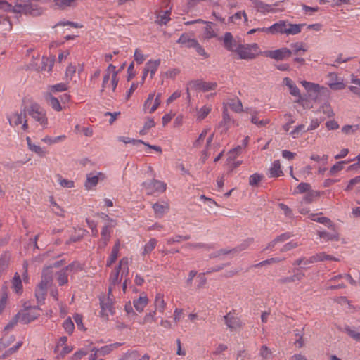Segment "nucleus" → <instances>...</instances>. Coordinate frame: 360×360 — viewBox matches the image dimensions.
I'll use <instances>...</instances> for the list:
<instances>
[{
    "label": "nucleus",
    "mask_w": 360,
    "mask_h": 360,
    "mask_svg": "<svg viewBox=\"0 0 360 360\" xmlns=\"http://www.w3.org/2000/svg\"><path fill=\"white\" fill-rule=\"evenodd\" d=\"M39 308L38 307L24 306V309L16 314L10 322L5 326L4 330L12 329L18 322L22 324H28L32 321L36 320L40 316L37 312Z\"/></svg>",
    "instance_id": "obj_1"
},
{
    "label": "nucleus",
    "mask_w": 360,
    "mask_h": 360,
    "mask_svg": "<svg viewBox=\"0 0 360 360\" xmlns=\"http://www.w3.org/2000/svg\"><path fill=\"white\" fill-rule=\"evenodd\" d=\"M328 89L323 86H320L319 84H316V103L323 101V105L316 111V113L323 112V114L325 115L323 117L320 118L319 122H321L326 117H330L334 115V112L331 108V106L328 103Z\"/></svg>",
    "instance_id": "obj_2"
},
{
    "label": "nucleus",
    "mask_w": 360,
    "mask_h": 360,
    "mask_svg": "<svg viewBox=\"0 0 360 360\" xmlns=\"http://www.w3.org/2000/svg\"><path fill=\"white\" fill-rule=\"evenodd\" d=\"M24 118H26L27 113L41 125L47 124V117L45 111L37 103H32L29 107L23 106Z\"/></svg>",
    "instance_id": "obj_3"
},
{
    "label": "nucleus",
    "mask_w": 360,
    "mask_h": 360,
    "mask_svg": "<svg viewBox=\"0 0 360 360\" xmlns=\"http://www.w3.org/2000/svg\"><path fill=\"white\" fill-rule=\"evenodd\" d=\"M257 44H239L236 51L240 59L252 60L256 57V52L258 51Z\"/></svg>",
    "instance_id": "obj_4"
},
{
    "label": "nucleus",
    "mask_w": 360,
    "mask_h": 360,
    "mask_svg": "<svg viewBox=\"0 0 360 360\" xmlns=\"http://www.w3.org/2000/svg\"><path fill=\"white\" fill-rule=\"evenodd\" d=\"M142 186L148 195H153L157 192L163 193L166 190L167 185L161 181L152 179L143 182Z\"/></svg>",
    "instance_id": "obj_5"
},
{
    "label": "nucleus",
    "mask_w": 360,
    "mask_h": 360,
    "mask_svg": "<svg viewBox=\"0 0 360 360\" xmlns=\"http://www.w3.org/2000/svg\"><path fill=\"white\" fill-rule=\"evenodd\" d=\"M100 305L101 308V316L102 317H105L106 320L108 319V314L109 312L111 315L114 314V307H113V299L110 296L103 295L100 297Z\"/></svg>",
    "instance_id": "obj_6"
},
{
    "label": "nucleus",
    "mask_w": 360,
    "mask_h": 360,
    "mask_svg": "<svg viewBox=\"0 0 360 360\" xmlns=\"http://www.w3.org/2000/svg\"><path fill=\"white\" fill-rule=\"evenodd\" d=\"M236 310L229 311L226 315L224 316L225 324L231 330H236L240 329L243 326V323L240 319L235 316L233 314Z\"/></svg>",
    "instance_id": "obj_7"
},
{
    "label": "nucleus",
    "mask_w": 360,
    "mask_h": 360,
    "mask_svg": "<svg viewBox=\"0 0 360 360\" xmlns=\"http://www.w3.org/2000/svg\"><path fill=\"white\" fill-rule=\"evenodd\" d=\"M257 12L266 14L268 13H276L277 10L274 8L278 6L279 1L276 2L273 5L266 4L260 0H250Z\"/></svg>",
    "instance_id": "obj_8"
},
{
    "label": "nucleus",
    "mask_w": 360,
    "mask_h": 360,
    "mask_svg": "<svg viewBox=\"0 0 360 360\" xmlns=\"http://www.w3.org/2000/svg\"><path fill=\"white\" fill-rule=\"evenodd\" d=\"M328 77V84L330 89L333 90H341L345 88L346 84L344 83L343 79L338 77V75L336 73H329Z\"/></svg>",
    "instance_id": "obj_9"
},
{
    "label": "nucleus",
    "mask_w": 360,
    "mask_h": 360,
    "mask_svg": "<svg viewBox=\"0 0 360 360\" xmlns=\"http://www.w3.org/2000/svg\"><path fill=\"white\" fill-rule=\"evenodd\" d=\"M315 199V191L314 190L309 191L306 193L301 201V206L300 208V212L302 214H307L309 212V208L307 207L308 204H311Z\"/></svg>",
    "instance_id": "obj_10"
},
{
    "label": "nucleus",
    "mask_w": 360,
    "mask_h": 360,
    "mask_svg": "<svg viewBox=\"0 0 360 360\" xmlns=\"http://www.w3.org/2000/svg\"><path fill=\"white\" fill-rule=\"evenodd\" d=\"M224 47L231 52H236L240 43H238L231 32H226L223 37Z\"/></svg>",
    "instance_id": "obj_11"
},
{
    "label": "nucleus",
    "mask_w": 360,
    "mask_h": 360,
    "mask_svg": "<svg viewBox=\"0 0 360 360\" xmlns=\"http://www.w3.org/2000/svg\"><path fill=\"white\" fill-rule=\"evenodd\" d=\"M292 51L290 49L288 48H281L274 51H269L267 56L276 60H282L290 57Z\"/></svg>",
    "instance_id": "obj_12"
},
{
    "label": "nucleus",
    "mask_w": 360,
    "mask_h": 360,
    "mask_svg": "<svg viewBox=\"0 0 360 360\" xmlns=\"http://www.w3.org/2000/svg\"><path fill=\"white\" fill-rule=\"evenodd\" d=\"M304 267H300V269H296L294 270V275L291 276L283 277L278 279V282L280 284H285L291 282L300 281L304 276V274L302 271V269Z\"/></svg>",
    "instance_id": "obj_13"
},
{
    "label": "nucleus",
    "mask_w": 360,
    "mask_h": 360,
    "mask_svg": "<svg viewBox=\"0 0 360 360\" xmlns=\"http://www.w3.org/2000/svg\"><path fill=\"white\" fill-rule=\"evenodd\" d=\"M128 264V258L123 257L120 261L119 266L115 269V270L111 273L110 276V283L112 285H115L119 283L121 281L119 278L120 272L121 271L122 266L127 265Z\"/></svg>",
    "instance_id": "obj_14"
},
{
    "label": "nucleus",
    "mask_w": 360,
    "mask_h": 360,
    "mask_svg": "<svg viewBox=\"0 0 360 360\" xmlns=\"http://www.w3.org/2000/svg\"><path fill=\"white\" fill-rule=\"evenodd\" d=\"M295 102L305 109H310L314 106L315 98L311 94H303L299 98H297Z\"/></svg>",
    "instance_id": "obj_15"
},
{
    "label": "nucleus",
    "mask_w": 360,
    "mask_h": 360,
    "mask_svg": "<svg viewBox=\"0 0 360 360\" xmlns=\"http://www.w3.org/2000/svg\"><path fill=\"white\" fill-rule=\"evenodd\" d=\"M197 41H198L195 39L191 38L189 34L183 33L176 41V43L186 48H194Z\"/></svg>",
    "instance_id": "obj_16"
},
{
    "label": "nucleus",
    "mask_w": 360,
    "mask_h": 360,
    "mask_svg": "<svg viewBox=\"0 0 360 360\" xmlns=\"http://www.w3.org/2000/svg\"><path fill=\"white\" fill-rule=\"evenodd\" d=\"M23 13L25 15H31L32 16H38L42 13L41 8L39 7L36 4H33L30 2L25 4Z\"/></svg>",
    "instance_id": "obj_17"
},
{
    "label": "nucleus",
    "mask_w": 360,
    "mask_h": 360,
    "mask_svg": "<svg viewBox=\"0 0 360 360\" xmlns=\"http://www.w3.org/2000/svg\"><path fill=\"white\" fill-rule=\"evenodd\" d=\"M231 122H233V120L231 118V116L229 114L226 105H224L222 112V120L219 123V127H224V131H226L229 129Z\"/></svg>",
    "instance_id": "obj_18"
},
{
    "label": "nucleus",
    "mask_w": 360,
    "mask_h": 360,
    "mask_svg": "<svg viewBox=\"0 0 360 360\" xmlns=\"http://www.w3.org/2000/svg\"><path fill=\"white\" fill-rule=\"evenodd\" d=\"M160 65V59L148 60L145 65V75L150 72V77L153 78L158 67Z\"/></svg>",
    "instance_id": "obj_19"
},
{
    "label": "nucleus",
    "mask_w": 360,
    "mask_h": 360,
    "mask_svg": "<svg viewBox=\"0 0 360 360\" xmlns=\"http://www.w3.org/2000/svg\"><path fill=\"white\" fill-rule=\"evenodd\" d=\"M11 253L8 251L4 252L0 257V276L5 272L9 266Z\"/></svg>",
    "instance_id": "obj_20"
},
{
    "label": "nucleus",
    "mask_w": 360,
    "mask_h": 360,
    "mask_svg": "<svg viewBox=\"0 0 360 360\" xmlns=\"http://www.w3.org/2000/svg\"><path fill=\"white\" fill-rule=\"evenodd\" d=\"M269 177H278L283 175L281 168L279 160H274L271 167L269 169Z\"/></svg>",
    "instance_id": "obj_21"
},
{
    "label": "nucleus",
    "mask_w": 360,
    "mask_h": 360,
    "mask_svg": "<svg viewBox=\"0 0 360 360\" xmlns=\"http://www.w3.org/2000/svg\"><path fill=\"white\" fill-rule=\"evenodd\" d=\"M287 25L284 21H280L278 22L274 23L269 27H267L269 30V33L271 34H276V33H285Z\"/></svg>",
    "instance_id": "obj_22"
},
{
    "label": "nucleus",
    "mask_w": 360,
    "mask_h": 360,
    "mask_svg": "<svg viewBox=\"0 0 360 360\" xmlns=\"http://www.w3.org/2000/svg\"><path fill=\"white\" fill-rule=\"evenodd\" d=\"M12 288L17 294H21L22 292V280L18 273H15L12 281Z\"/></svg>",
    "instance_id": "obj_23"
},
{
    "label": "nucleus",
    "mask_w": 360,
    "mask_h": 360,
    "mask_svg": "<svg viewBox=\"0 0 360 360\" xmlns=\"http://www.w3.org/2000/svg\"><path fill=\"white\" fill-rule=\"evenodd\" d=\"M23 106L20 113L15 112L12 116L8 117V122L11 126H18L22 122L24 118Z\"/></svg>",
    "instance_id": "obj_24"
},
{
    "label": "nucleus",
    "mask_w": 360,
    "mask_h": 360,
    "mask_svg": "<svg viewBox=\"0 0 360 360\" xmlns=\"http://www.w3.org/2000/svg\"><path fill=\"white\" fill-rule=\"evenodd\" d=\"M99 176H103L101 172H99L98 175L92 176V174L87 175L86 181L85 182V187L86 189H91L96 186L99 180Z\"/></svg>",
    "instance_id": "obj_25"
},
{
    "label": "nucleus",
    "mask_w": 360,
    "mask_h": 360,
    "mask_svg": "<svg viewBox=\"0 0 360 360\" xmlns=\"http://www.w3.org/2000/svg\"><path fill=\"white\" fill-rule=\"evenodd\" d=\"M155 307L154 311H158L160 313H163L166 307V303L164 300V296L161 293H158L155 299Z\"/></svg>",
    "instance_id": "obj_26"
},
{
    "label": "nucleus",
    "mask_w": 360,
    "mask_h": 360,
    "mask_svg": "<svg viewBox=\"0 0 360 360\" xmlns=\"http://www.w3.org/2000/svg\"><path fill=\"white\" fill-rule=\"evenodd\" d=\"M334 233H330L324 231L316 230V233L319 235L320 238L323 239L325 241L339 240L338 234L334 231Z\"/></svg>",
    "instance_id": "obj_27"
},
{
    "label": "nucleus",
    "mask_w": 360,
    "mask_h": 360,
    "mask_svg": "<svg viewBox=\"0 0 360 360\" xmlns=\"http://www.w3.org/2000/svg\"><path fill=\"white\" fill-rule=\"evenodd\" d=\"M15 340V338L13 335L5 334L0 338V351L10 346Z\"/></svg>",
    "instance_id": "obj_28"
},
{
    "label": "nucleus",
    "mask_w": 360,
    "mask_h": 360,
    "mask_svg": "<svg viewBox=\"0 0 360 360\" xmlns=\"http://www.w3.org/2000/svg\"><path fill=\"white\" fill-rule=\"evenodd\" d=\"M53 65V59L43 56L41 61V65L39 66V68L42 71L50 72L52 70Z\"/></svg>",
    "instance_id": "obj_29"
},
{
    "label": "nucleus",
    "mask_w": 360,
    "mask_h": 360,
    "mask_svg": "<svg viewBox=\"0 0 360 360\" xmlns=\"http://www.w3.org/2000/svg\"><path fill=\"white\" fill-rule=\"evenodd\" d=\"M171 11L169 10L162 11L157 17V22L160 25H166L170 20Z\"/></svg>",
    "instance_id": "obj_30"
},
{
    "label": "nucleus",
    "mask_w": 360,
    "mask_h": 360,
    "mask_svg": "<svg viewBox=\"0 0 360 360\" xmlns=\"http://www.w3.org/2000/svg\"><path fill=\"white\" fill-rule=\"evenodd\" d=\"M148 299L146 296H140L139 299L134 300V306L136 311L141 312L147 305Z\"/></svg>",
    "instance_id": "obj_31"
},
{
    "label": "nucleus",
    "mask_w": 360,
    "mask_h": 360,
    "mask_svg": "<svg viewBox=\"0 0 360 360\" xmlns=\"http://www.w3.org/2000/svg\"><path fill=\"white\" fill-rule=\"evenodd\" d=\"M46 100L48 103L56 111L62 110L58 98L53 97L51 94H48L46 96Z\"/></svg>",
    "instance_id": "obj_32"
},
{
    "label": "nucleus",
    "mask_w": 360,
    "mask_h": 360,
    "mask_svg": "<svg viewBox=\"0 0 360 360\" xmlns=\"http://www.w3.org/2000/svg\"><path fill=\"white\" fill-rule=\"evenodd\" d=\"M153 208L155 213L156 217H162L164 214L169 210L167 204L162 205L158 202H155L153 205Z\"/></svg>",
    "instance_id": "obj_33"
},
{
    "label": "nucleus",
    "mask_w": 360,
    "mask_h": 360,
    "mask_svg": "<svg viewBox=\"0 0 360 360\" xmlns=\"http://www.w3.org/2000/svg\"><path fill=\"white\" fill-rule=\"evenodd\" d=\"M115 69L116 67L114 65L110 64L108 65L107 70H105V73L103 76L101 91H103L104 89L106 87V84L108 82L110 77V73L112 72V74L114 71H117Z\"/></svg>",
    "instance_id": "obj_34"
},
{
    "label": "nucleus",
    "mask_w": 360,
    "mask_h": 360,
    "mask_svg": "<svg viewBox=\"0 0 360 360\" xmlns=\"http://www.w3.org/2000/svg\"><path fill=\"white\" fill-rule=\"evenodd\" d=\"M202 82H203L202 80L196 79V80H192L188 82V86L186 89L188 99H190L189 89H195V90H202Z\"/></svg>",
    "instance_id": "obj_35"
},
{
    "label": "nucleus",
    "mask_w": 360,
    "mask_h": 360,
    "mask_svg": "<svg viewBox=\"0 0 360 360\" xmlns=\"http://www.w3.org/2000/svg\"><path fill=\"white\" fill-rule=\"evenodd\" d=\"M228 105L234 112H240L243 111L242 102L238 98L231 99Z\"/></svg>",
    "instance_id": "obj_36"
},
{
    "label": "nucleus",
    "mask_w": 360,
    "mask_h": 360,
    "mask_svg": "<svg viewBox=\"0 0 360 360\" xmlns=\"http://www.w3.org/2000/svg\"><path fill=\"white\" fill-rule=\"evenodd\" d=\"M321 214V213H320ZM319 214L316 213V222L323 224L325 226L335 231V224L328 217H319Z\"/></svg>",
    "instance_id": "obj_37"
},
{
    "label": "nucleus",
    "mask_w": 360,
    "mask_h": 360,
    "mask_svg": "<svg viewBox=\"0 0 360 360\" xmlns=\"http://www.w3.org/2000/svg\"><path fill=\"white\" fill-rule=\"evenodd\" d=\"M212 25L213 23L212 22H207L206 27H205V31L203 34L204 39H210L217 36L215 32L212 27Z\"/></svg>",
    "instance_id": "obj_38"
},
{
    "label": "nucleus",
    "mask_w": 360,
    "mask_h": 360,
    "mask_svg": "<svg viewBox=\"0 0 360 360\" xmlns=\"http://www.w3.org/2000/svg\"><path fill=\"white\" fill-rule=\"evenodd\" d=\"M253 240L254 239L252 238H249L245 240L237 247L232 248V251H234V253H238L243 250H245L253 243Z\"/></svg>",
    "instance_id": "obj_39"
},
{
    "label": "nucleus",
    "mask_w": 360,
    "mask_h": 360,
    "mask_svg": "<svg viewBox=\"0 0 360 360\" xmlns=\"http://www.w3.org/2000/svg\"><path fill=\"white\" fill-rule=\"evenodd\" d=\"M304 24H288L289 27H286L285 33L288 34H296L301 32V28Z\"/></svg>",
    "instance_id": "obj_40"
},
{
    "label": "nucleus",
    "mask_w": 360,
    "mask_h": 360,
    "mask_svg": "<svg viewBox=\"0 0 360 360\" xmlns=\"http://www.w3.org/2000/svg\"><path fill=\"white\" fill-rule=\"evenodd\" d=\"M311 190V186L308 183H300L294 190L293 194L306 193Z\"/></svg>",
    "instance_id": "obj_41"
},
{
    "label": "nucleus",
    "mask_w": 360,
    "mask_h": 360,
    "mask_svg": "<svg viewBox=\"0 0 360 360\" xmlns=\"http://www.w3.org/2000/svg\"><path fill=\"white\" fill-rule=\"evenodd\" d=\"M41 280L43 281L46 282L47 283H51L53 281L52 271L51 266H47L44 268L42 271Z\"/></svg>",
    "instance_id": "obj_42"
},
{
    "label": "nucleus",
    "mask_w": 360,
    "mask_h": 360,
    "mask_svg": "<svg viewBox=\"0 0 360 360\" xmlns=\"http://www.w3.org/2000/svg\"><path fill=\"white\" fill-rule=\"evenodd\" d=\"M112 226L110 224H105L103 226L101 232V238L105 240H110L111 238Z\"/></svg>",
    "instance_id": "obj_43"
},
{
    "label": "nucleus",
    "mask_w": 360,
    "mask_h": 360,
    "mask_svg": "<svg viewBox=\"0 0 360 360\" xmlns=\"http://www.w3.org/2000/svg\"><path fill=\"white\" fill-rule=\"evenodd\" d=\"M76 0H53L55 6L59 9H65L70 7Z\"/></svg>",
    "instance_id": "obj_44"
},
{
    "label": "nucleus",
    "mask_w": 360,
    "mask_h": 360,
    "mask_svg": "<svg viewBox=\"0 0 360 360\" xmlns=\"http://www.w3.org/2000/svg\"><path fill=\"white\" fill-rule=\"evenodd\" d=\"M295 341L294 345L297 348H301L304 346L303 338L302 331L297 329L294 330Z\"/></svg>",
    "instance_id": "obj_45"
},
{
    "label": "nucleus",
    "mask_w": 360,
    "mask_h": 360,
    "mask_svg": "<svg viewBox=\"0 0 360 360\" xmlns=\"http://www.w3.org/2000/svg\"><path fill=\"white\" fill-rule=\"evenodd\" d=\"M57 281L60 286L64 285L68 281V274L65 269H62L57 273Z\"/></svg>",
    "instance_id": "obj_46"
},
{
    "label": "nucleus",
    "mask_w": 360,
    "mask_h": 360,
    "mask_svg": "<svg viewBox=\"0 0 360 360\" xmlns=\"http://www.w3.org/2000/svg\"><path fill=\"white\" fill-rule=\"evenodd\" d=\"M157 240L155 238H151L148 243H146L144 246V250L143 252V255L150 253L155 248L157 245Z\"/></svg>",
    "instance_id": "obj_47"
},
{
    "label": "nucleus",
    "mask_w": 360,
    "mask_h": 360,
    "mask_svg": "<svg viewBox=\"0 0 360 360\" xmlns=\"http://www.w3.org/2000/svg\"><path fill=\"white\" fill-rule=\"evenodd\" d=\"M22 345V341H18L13 347H10L8 349H7L2 355V358L5 359L7 356L13 354V353L16 352L18 349Z\"/></svg>",
    "instance_id": "obj_48"
},
{
    "label": "nucleus",
    "mask_w": 360,
    "mask_h": 360,
    "mask_svg": "<svg viewBox=\"0 0 360 360\" xmlns=\"http://www.w3.org/2000/svg\"><path fill=\"white\" fill-rule=\"evenodd\" d=\"M63 326L64 329L65 330V331L69 335H71L73 333V330L75 329V326H74L72 321L71 320V319L70 317L66 319L64 321V322L63 323Z\"/></svg>",
    "instance_id": "obj_49"
},
{
    "label": "nucleus",
    "mask_w": 360,
    "mask_h": 360,
    "mask_svg": "<svg viewBox=\"0 0 360 360\" xmlns=\"http://www.w3.org/2000/svg\"><path fill=\"white\" fill-rule=\"evenodd\" d=\"M344 329L349 337L356 341H360V333L352 329L349 326H345Z\"/></svg>",
    "instance_id": "obj_50"
},
{
    "label": "nucleus",
    "mask_w": 360,
    "mask_h": 360,
    "mask_svg": "<svg viewBox=\"0 0 360 360\" xmlns=\"http://www.w3.org/2000/svg\"><path fill=\"white\" fill-rule=\"evenodd\" d=\"M262 178H263V176L262 174L255 173L250 176L249 184L252 186H257L259 183L262 179Z\"/></svg>",
    "instance_id": "obj_51"
},
{
    "label": "nucleus",
    "mask_w": 360,
    "mask_h": 360,
    "mask_svg": "<svg viewBox=\"0 0 360 360\" xmlns=\"http://www.w3.org/2000/svg\"><path fill=\"white\" fill-rule=\"evenodd\" d=\"M46 291L41 288H36L35 290V297L37 298V302L39 304H42L45 300L46 295Z\"/></svg>",
    "instance_id": "obj_52"
},
{
    "label": "nucleus",
    "mask_w": 360,
    "mask_h": 360,
    "mask_svg": "<svg viewBox=\"0 0 360 360\" xmlns=\"http://www.w3.org/2000/svg\"><path fill=\"white\" fill-rule=\"evenodd\" d=\"M350 161H340L335 163L330 169V174L333 175L343 169V165L349 163Z\"/></svg>",
    "instance_id": "obj_53"
},
{
    "label": "nucleus",
    "mask_w": 360,
    "mask_h": 360,
    "mask_svg": "<svg viewBox=\"0 0 360 360\" xmlns=\"http://www.w3.org/2000/svg\"><path fill=\"white\" fill-rule=\"evenodd\" d=\"M301 84L307 91V94H312L313 93H315V83L307 81H302Z\"/></svg>",
    "instance_id": "obj_54"
},
{
    "label": "nucleus",
    "mask_w": 360,
    "mask_h": 360,
    "mask_svg": "<svg viewBox=\"0 0 360 360\" xmlns=\"http://www.w3.org/2000/svg\"><path fill=\"white\" fill-rule=\"evenodd\" d=\"M119 252L112 250L111 253L106 262V266L110 267L111 265L115 262L118 257Z\"/></svg>",
    "instance_id": "obj_55"
},
{
    "label": "nucleus",
    "mask_w": 360,
    "mask_h": 360,
    "mask_svg": "<svg viewBox=\"0 0 360 360\" xmlns=\"http://www.w3.org/2000/svg\"><path fill=\"white\" fill-rule=\"evenodd\" d=\"M86 221L88 226L91 229L92 236L96 237L98 236L97 223L89 219H86Z\"/></svg>",
    "instance_id": "obj_56"
},
{
    "label": "nucleus",
    "mask_w": 360,
    "mask_h": 360,
    "mask_svg": "<svg viewBox=\"0 0 360 360\" xmlns=\"http://www.w3.org/2000/svg\"><path fill=\"white\" fill-rule=\"evenodd\" d=\"M271 354L270 349L266 345H262L260 348L259 355L264 359H267Z\"/></svg>",
    "instance_id": "obj_57"
},
{
    "label": "nucleus",
    "mask_w": 360,
    "mask_h": 360,
    "mask_svg": "<svg viewBox=\"0 0 360 360\" xmlns=\"http://www.w3.org/2000/svg\"><path fill=\"white\" fill-rule=\"evenodd\" d=\"M242 16L244 17L245 21H248V17L245 11H238L233 15L230 19L231 21L236 23L238 20H240Z\"/></svg>",
    "instance_id": "obj_58"
},
{
    "label": "nucleus",
    "mask_w": 360,
    "mask_h": 360,
    "mask_svg": "<svg viewBox=\"0 0 360 360\" xmlns=\"http://www.w3.org/2000/svg\"><path fill=\"white\" fill-rule=\"evenodd\" d=\"M211 111V108L209 106H203L198 112V118L202 120H204Z\"/></svg>",
    "instance_id": "obj_59"
},
{
    "label": "nucleus",
    "mask_w": 360,
    "mask_h": 360,
    "mask_svg": "<svg viewBox=\"0 0 360 360\" xmlns=\"http://www.w3.org/2000/svg\"><path fill=\"white\" fill-rule=\"evenodd\" d=\"M63 269H65L66 272L68 271H73V270L81 271L82 269V267L79 262H73L71 264H70L69 265H68L67 266H65V268H63Z\"/></svg>",
    "instance_id": "obj_60"
},
{
    "label": "nucleus",
    "mask_w": 360,
    "mask_h": 360,
    "mask_svg": "<svg viewBox=\"0 0 360 360\" xmlns=\"http://www.w3.org/2000/svg\"><path fill=\"white\" fill-rule=\"evenodd\" d=\"M217 84L216 82H202V91H208L214 90L217 88Z\"/></svg>",
    "instance_id": "obj_61"
},
{
    "label": "nucleus",
    "mask_w": 360,
    "mask_h": 360,
    "mask_svg": "<svg viewBox=\"0 0 360 360\" xmlns=\"http://www.w3.org/2000/svg\"><path fill=\"white\" fill-rule=\"evenodd\" d=\"M291 46V51H292V53H295V54H298L300 53V51H302L303 52L305 51V50L303 49V46L301 43H294V44H291L290 45Z\"/></svg>",
    "instance_id": "obj_62"
},
{
    "label": "nucleus",
    "mask_w": 360,
    "mask_h": 360,
    "mask_svg": "<svg viewBox=\"0 0 360 360\" xmlns=\"http://www.w3.org/2000/svg\"><path fill=\"white\" fill-rule=\"evenodd\" d=\"M29 149L37 153L40 157H44L46 155V151L40 146H37L35 144H33Z\"/></svg>",
    "instance_id": "obj_63"
},
{
    "label": "nucleus",
    "mask_w": 360,
    "mask_h": 360,
    "mask_svg": "<svg viewBox=\"0 0 360 360\" xmlns=\"http://www.w3.org/2000/svg\"><path fill=\"white\" fill-rule=\"evenodd\" d=\"M112 351V345H108L96 349V352H98L101 355L105 356L110 354Z\"/></svg>",
    "instance_id": "obj_64"
}]
</instances>
